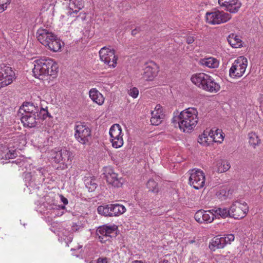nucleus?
Returning <instances> with one entry per match:
<instances>
[{
  "label": "nucleus",
  "mask_w": 263,
  "mask_h": 263,
  "mask_svg": "<svg viewBox=\"0 0 263 263\" xmlns=\"http://www.w3.org/2000/svg\"><path fill=\"white\" fill-rule=\"evenodd\" d=\"M19 113L21 114V122L25 127L32 128L35 127L40 121L42 115L43 118L45 119L48 115L47 110L42 108L39 113L37 107L33 103L26 102L24 103L19 109Z\"/></svg>",
  "instance_id": "1"
},
{
  "label": "nucleus",
  "mask_w": 263,
  "mask_h": 263,
  "mask_svg": "<svg viewBox=\"0 0 263 263\" xmlns=\"http://www.w3.org/2000/svg\"><path fill=\"white\" fill-rule=\"evenodd\" d=\"M198 122V112L196 108L189 107L181 111L178 116H174L172 122L178 125L183 132L190 133L194 129Z\"/></svg>",
  "instance_id": "2"
},
{
  "label": "nucleus",
  "mask_w": 263,
  "mask_h": 263,
  "mask_svg": "<svg viewBox=\"0 0 263 263\" xmlns=\"http://www.w3.org/2000/svg\"><path fill=\"white\" fill-rule=\"evenodd\" d=\"M32 72L34 77L44 80L48 76L55 77L58 72L57 64L51 59H36L33 61Z\"/></svg>",
  "instance_id": "3"
},
{
  "label": "nucleus",
  "mask_w": 263,
  "mask_h": 263,
  "mask_svg": "<svg viewBox=\"0 0 263 263\" xmlns=\"http://www.w3.org/2000/svg\"><path fill=\"white\" fill-rule=\"evenodd\" d=\"M65 209V205H58L53 197L47 196L45 197V201L38 208V211L47 217L53 218L63 215Z\"/></svg>",
  "instance_id": "4"
},
{
  "label": "nucleus",
  "mask_w": 263,
  "mask_h": 263,
  "mask_svg": "<svg viewBox=\"0 0 263 263\" xmlns=\"http://www.w3.org/2000/svg\"><path fill=\"white\" fill-rule=\"evenodd\" d=\"M74 130V136L78 142L83 145L90 144L92 139L91 130L84 122H76Z\"/></svg>",
  "instance_id": "5"
},
{
  "label": "nucleus",
  "mask_w": 263,
  "mask_h": 263,
  "mask_svg": "<svg viewBox=\"0 0 263 263\" xmlns=\"http://www.w3.org/2000/svg\"><path fill=\"white\" fill-rule=\"evenodd\" d=\"M248 66V60L240 56L234 60L229 69V76L233 79L241 77L245 73Z\"/></svg>",
  "instance_id": "6"
},
{
  "label": "nucleus",
  "mask_w": 263,
  "mask_h": 263,
  "mask_svg": "<svg viewBox=\"0 0 263 263\" xmlns=\"http://www.w3.org/2000/svg\"><path fill=\"white\" fill-rule=\"evenodd\" d=\"M51 156L54 158L55 162L60 163V167L62 170L66 169L71 163L73 156L72 153L66 148H62L60 150H54L51 152Z\"/></svg>",
  "instance_id": "7"
},
{
  "label": "nucleus",
  "mask_w": 263,
  "mask_h": 263,
  "mask_svg": "<svg viewBox=\"0 0 263 263\" xmlns=\"http://www.w3.org/2000/svg\"><path fill=\"white\" fill-rule=\"evenodd\" d=\"M14 71L11 67L0 64V89L11 84L15 79Z\"/></svg>",
  "instance_id": "8"
},
{
  "label": "nucleus",
  "mask_w": 263,
  "mask_h": 263,
  "mask_svg": "<svg viewBox=\"0 0 263 263\" xmlns=\"http://www.w3.org/2000/svg\"><path fill=\"white\" fill-rule=\"evenodd\" d=\"M206 22L211 25H218L224 23L229 21L231 16L230 14L223 11H214L211 12H206Z\"/></svg>",
  "instance_id": "9"
},
{
  "label": "nucleus",
  "mask_w": 263,
  "mask_h": 263,
  "mask_svg": "<svg viewBox=\"0 0 263 263\" xmlns=\"http://www.w3.org/2000/svg\"><path fill=\"white\" fill-rule=\"evenodd\" d=\"M235 238L233 234L224 235L223 236H216L210 241L209 248L212 251L223 249L227 245L230 244Z\"/></svg>",
  "instance_id": "10"
},
{
  "label": "nucleus",
  "mask_w": 263,
  "mask_h": 263,
  "mask_svg": "<svg viewBox=\"0 0 263 263\" xmlns=\"http://www.w3.org/2000/svg\"><path fill=\"white\" fill-rule=\"evenodd\" d=\"M103 174L106 181L114 187H120L125 182L124 179L119 177L110 166H105L103 168Z\"/></svg>",
  "instance_id": "11"
},
{
  "label": "nucleus",
  "mask_w": 263,
  "mask_h": 263,
  "mask_svg": "<svg viewBox=\"0 0 263 263\" xmlns=\"http://www.w3.org/2000/svg\"><path fill=\"white\" fill-rule=\"evenodd\" d=\"M248 211L249 208L246 202L236 201L230 208V217L237 219L242 218L247 215Z\"/></svg>",
  "instance_id": "12"
},
{
  "label": "nucleus",
  "mask_w": 263,
  "mask_h": 263,
  "mask_svg": "<svg viewBox=\"0 0 263 263\" xmlns=\"http://www.w3.org/2000/svg\"><path fill=\"white\" fill-rule=\"evenodd\" d=\"M99 55L100 60L109 67L114 68L116 66L117 57L113 49L104 47L100 49Z\"/></svg>",
  "instance_id": "13"
},
{
  "label": "nucleus",
  "mask_w": 263,
  "mask_h": 263,
  "mask_svg": "<svg viewBox=\"0 0 263 263\" xmlns=\"http://www.w3.org/2000/svg\"><path fill=\"white\" fill-rule=\"evenodd\" d=\"M189 184L195 189L202 188L205 184V175L200 170H192L190 172Z\"/></svg>",
  "instance_id": "14"
},
{
  "label": "nucleus",
  "mask_w": 263,
  "mask_h": 263,
  "mask_svg": "<svg viewBox=\"0 0 263 263\" xmlns=\"http://www.w3.org/2000/svg\"><path fill=\"white\" fill-rule=\"evenodd\" d=\"M110 141L115 148L121 147L123 145L122 128L119 124L112 125L109 130Z\"/></svg>",
  "instance_id": "15"
},
{
  "label": "nucleus",
  "mask_w": 263,
  "mask_h": 263,
  "mask_svg": "<svg viewBox=\"0 0 263 263\" xmlns=\"http://www.w3.org/2000/svg\"><path fill=\"white\" fill-rule=\"evenodd\" d=\"M143 70L142 76L143 80L152 81L157 76L159 67L156 63L151 61L145 64Z\"/></svg>",
  "instance_id": "16"
},
{
  "label": "nucleus",
  "mask_w": 263,
  "mask_h": 263,
  "mask_svg": "<svg viewBox=\"0 0 263 263\" xmlns=\"http://www.w3.org/2000/svg\"><path fill=\"white\" fill-rule=\"evenodd\" d=\"M116 225L112 226L104 225L99 227L97 230L96 233L99 237L100 241L104 243L108 241L111 238V234L113 233L116 230Z\"/></svg>",
  "instance_id": "17"
},
{
  "label": "nucleus",
  "mask_w": 263,
  "mask_h": 263,
  "mask_svg": "<svg viewBox=\"0 0 263 263\" xmlns=\"http://www.w3.org/2000/svg\"><path fill=\"white\" fill-rule=\"evenodd\" d=\"M194 218L200 223H210L214 220L215 215L212 209L207 211L199 210L195 213Z\"/></svg>",
  "instance_id": "18"
},
{
  "label": "nucleus",
  "mask_w": 263,
  "mask_h": 263,
  "mask_svg": "<svg viewBox=\"0 0 263 263\" xmlns=\"http://www.w3.org/2000/svg\"><path fill=\"white\" fill-rule=\"evenodd\" d=\"M218 4L224 10L231 13H237L241 6L239 0H218Z\"/></svg>",
  "instance_id": "19"
},
{
  "label": "nucleus",
  "mask_w": 263,
  "mask_h": 263,
  "mask_svg": "<svg viewBox=\"0 0 263 263\" xmlns=\"http://www.w3.org/2000/svg\"><path fill=\"white\" fill-rule=\"evenodd\" d=\"M54 34L50 32L46 29L40 28L36 33V36L37 40L42 45L47 46L49 45L51 40H54Z\"/></svg>",
  "instance_id": "20"
},
{
  "label": "nucleus",
  "mask_w": 263,
  "mask_h": 263,
  "mask_svg": "<svg viewBox=\"0 0 263 263\" xmlns=\"http://www.w3.org/2000/svg\"><path fill=\"white\" fill-rule=\"evenodd\" d=\"M64 4L68 10L67 14L71 15L77 14L84 7V2L83 0H65Z\"/></svg>",
  "instance_id": "21"
},
{
  "label": "nucleus",
  "mask_w": 263,
  "mask_h": 263,
  "mask_svg": "<svg viewBox=\"0 0 263 263\" xmlns=\"http://www.w3.org/2000/svg\"><path fill=\"white\" fill-rule=\"evenodd\" d=\"M152 118L151 122L153 125H158L162 121L164 115L163 113L162 106L158 104L156 106L155 109L152 111Z\"/></svg>",
  "instance_id": "22"
},
{
  "label": "nucleus",
  "mask_w": 263,
  "mask_h": 263,
  "mask_svg": "<svg viewBox=\"0 0 263 263\" xmlns=\"http://www.w3.org/2000/svg\"><path fill=\"white\" fill-rule=\"evenodd\" d=\"M220 89V86L210 75L208 76L202 89L212 93H216Z\"/></svg>",
  "instance_id": "23"
},
{
  "label": "nucleus",
  "mask_w": 263,
  "mask_h": 263,
  "mask_svg": "<svg viewBox=\"0 0 263 263\" xmlns=\"http://www.w3.org/2000/svg\"><path fill=\"white\" fill-rule=\"evenodd\" d=\"M89 97L93 103H96L98 105L103 104L105 98L103 95L96 88H93L90 89L89 91Z\"/></svg>",
  "instance_id": "24"
},
{
  "label": "nucleus",
  "mask_w": 263,
  "mask_h": 263,
  "mask_svg": "<svg viewBox=\"0 0 263 263\" xmlns=\"http://www.w3.org/2000/svg\"><path fill=\"white\" fill-rule=\"evenodd\" d=\"M208 76L205 73H197L191 77V80L197 86L202 89Z\"/></svg>",
  "instance_id": "25"
},
{
  "label": "nucleus",
  "mask_w": 263,
  "mask_h": 263,
  "mask_svg": "<svg viewBox=\"0 0 263 263\" xmlns=\"http://www.w3.org/2000/svg\"><path fill=\"white\" fill-rule=\"evenodd\" d=\"M199 63L203 66L214 69L219 66V61L215 58L209 57L201 59Z\"/></svg>",
  "instance_id": "26"
},
{
  "label": "nucleus",
  "mask_w": 263,
  "mask_h": 263,
  "mask_svg": "<svg viewBox=\"0 0 263 263\" xmlns=\"http://www.w3.org/2000/svg\"><path fill=\"white\" fill-rule=\"evenodd\" d=\"M223 134L221 129L214 130L212 129L209 131V135H210V140H212V142L221 143L224 139Z\"/></svg>",
  "instance_id": "27"
},
{
  "label": "nucleus",
  "mask_w": 263,
  "mask_h": 263,
  "mask_svg": "<svg viewBox=\"0 0 263 263\" xmlns=\"http://www.w3.org/2000/svg\"><path fill=\"white\" fill-rule=\"evenodd\" d=\"M110 217L118 216L126 212L125 207L119 204H110Z\"/></svg>",
  "instance_id": "28"
},
{
  "label": "nucleus",
  "mask_w": 263,
  "mask_h": 263,
  "mask_svg": "<svg viewBox=\"0 0 263 263\" xmlns=\"http://www.w3.org/2000/svg\"><path fill=\"white\" fill-rule=\"evenodd\" d=\"M228 41L233 48H239L242 46V42L240 36L234 33H232L229 35Z\"/></svg>",
  "instance_id": "29"
},
{
  "label": "nucleus",
  "mask_w": 263,
  "mask_h": 263,
  "mask_svg": "<svg viewBox=\"0 0 263 263\" xmlns=\"http://www.w3.org/2000/svg\"><path fill=\"white\" fill-rule=\"evenodd\" d=\"M212 211L215 215V218H224L228 217H230V208L222 207V208H215L212 209Z\"/></svg>",
  "instance_id": "30"
},
{
  "label": "nucleus",
  "mask_w": 263,
  "mask_h": 263,
  "mask_svg": "<svg viewBox=\"0 0 263 263\" xmlns=\"http://www.w3.org/2000/svg\"><path fill=\"white\" fill-rule=\"evenodd\" d=\"M62 44L63 43L54 35V40H51L46 47L53 52H58L61 49Z\"/></svg>",
  "instance_id": "31"
},
{
  "label": "nucleus",
  "mask_w": 263,
  "mask_h": 263,
  "mask_svg": "<svg viewBox=\"0 0 263 263\" xmlns=\"http://www.w3.org/2000/svg\"><path fill=\"white\" fill-rule=\"evenodd\" d=\"M216 166L217 171L218 173L224 172L228 171L230 167L229 163L227 161L223 160H217L216 162Z\"/></svg>",
  "instance_id": "32"
},
{
  "label": "nucleus",
  "mask_w": 263,
  "mask_h": 263,
  "mask_svg": "<svg viewBox=\"0 0 263 263\" xmlns=\"http://www.w3.org/2000/svg\"><path fill=\"white\" fill-rule=\"evenodd\" d=\"M209 132L204 131L203 133L199 136L198 142L201 145L206 146L209 145L212 140H210Z\"/></svg>",
  "instance_id": "33"
},
{
  "label": "nucleus",
  "mask_w": 263,
  "mask_h": 263,
  "mask_svg": "<svg viewBox=\"0 0 263 263\" xmlns=\"http://www.w3.org/2000/svg\"><path fill=\"white\" fill-rule=\"evenodd\" d=\"M85 184L89 192L94 191L97 187L96 179L92 177L86 178L85 180Z\"/></svg>",
  "instance_id": "34"
},
{
  "label": "nucleus",
  "mask_w": 263,
  "mask_h": 263,
  "mask_svg": "<svg viewBox=\"0 0 263 263\" xmlns=\"http://www.w3.org/2000/svg\"><path fill=\"white\" fill-rule=\"evenodd\" d=\"M249 143L254 147L260 143V140L255 133L251 132L248 134Z\"/></svg>",
  "instance_id": "35"
},
{
  "label": "nucleus",
  "mask_w": 263,
  "mask_h": 263,
  "mask_svg": "<svg viewBox=\"0 0 263 263\" xmlns=\"http://www.w3.org/2000/svg\"><path fill=\"white\" fill-rule=\"evenodd\" d=\"M97 211L98 213L101 215L110 217L109 204L100 205L98 207Z\"/></svg>",
  "instance_id": "36"
},
{
  "label": "nucleus",
  "mask_w": 263,
  "mask_h": 263,
  "mask_svg": "<svg viewBox=\"0 0 263 263\" xmlns=\"http://www.w3.org/2000/svg\"><path fill=\"white\" fill-rule=\"evenodd\" d=\"M24 179L26 182V184L28 187H31L32 188H35L37 187V184L34 182V180H32V175L31 173H26L24 174Z\"/></svg>",
  "instance_id": "37"
},
{
  "label": "nucleus",
  "mask_w": 263,
  "mask_h": 263,
  "mask_svg": "<svg viewBox=\"0 0 263 263\" xmlns=\"http://www.w3.org/2000/svg\"><path fill=\"white\" fill-rule=\"evenodd\" d=\"M229 195L230 191L225 188H222L217 192L216 197L220 200H224L229 197Z\"/></svg>",
  "instance_id": "38"
},
{
  "label": "nucleus",
  "mask_w": 263,
  "mask_h": 263,
  "mask_svg": "<svg viewBox=\"0 0 263 263\" xmlns=\"http://www.w3.org/2000/svg\"><path fill=\"white\" fill-rule=\"evenodd\" d=\"M147 187L149 189V191L157 193L159 191L157 183L152 179H149L147 183Z\"/></svg>",
  "instance_id": "39"
},
{
  "label": "nucleus",
  "mask_w": 263,
  "mask_h": 263,
  "mask_svg": "<svg viewBox=\"0 0 263 263\" xmlns=\"http://www.w3.org/2000/svg\"><path fill=\"white\" fill-rule=\"evenodd\" d=\"M16 153L15 151H10L5 154L4 155L3 154L0 155V159H13L15 157Z\"/></svg>",
  "instance_id": "40"
},
{
  "label": "nucleus",
  "mask_w": 263,
  "mask_h": 263,
  "mask_svg": "<svg viewBox=\"0 0 263 263\" xmlns=\"http://www.w3.org/2000/svg\"><path fill=\"white\" fill-rule=\"evenodd\" d=\"M84 228L83 224L81 221L73 222L71 225V231L73 232L81 231Z\"/></svg>",
  "instance_id": "41"
},
{
  "label": "nucleus",
  "mask_w": 263,
  "mask_h": 263,
  "mask_svg": "<svg viewBox=\"0 0 263 263\" xmlns=\"http://www.w3.org/2000/svg\"><path fill=\"white\" fill-rule=\"evenodd\" d=\"M11 0H0V12L4 11L10 3Z\"/></svg>",
  "instance_id": "42"
},
{
  "label": "nucleus",
  "mask_w": 263,
  "mask_h": 263,
  "mask_svg": "<svg viewBox=\"0 0 263 263\" xmlns=\"http://www.w3.org/2000/svg\"><path fill=\"white\" fill-rule=\"evenodd\" d=\"M128 93L133 98H136L139 95V90L137 88L134 87L129 90Z\"/></svg>",
  "instance_id": "43"
},
{
  "label": "nucleus",
  "mask_w": 263,
  "mask_h": 263,
  "mask_svg": "<svg viewBox=\"0 0 263 263\" xmlns=\"http://www.w3.org/2000/svg\"><path fill=\"white\" fill-rule=\"evenodd\" d=\"M195 40L194 37L189 36L186 38V43L189 44H191L194 42Z\"/></svg>",
  "instance_id": "44"
},
{
  "label": "nucleus",
  "mask_w": 263,
  "mask_h": 263,
  "mask_svg": "<svg viewBox=\"0 0 263 263\" xmlns=\"http://www.w3.org/2000/svg\"><path fill=\"white\" fill-rule=\"evenodd\" d=\"M107 258H99L97 260V263H107Z\"/></svg>",
  "instance_id": "45"
},
{
  "label": "nucleus",
  "mask_w": 263,
  "mask_h": 263,
  "mask_svg": "<svg viewBox=\"0 0 263 263\" xmlns=\"http://www.w3.org/2000/svg\"><path fill=\"white\" fill-rule=\"evenodd\" d=\"M61 200L65 205L68 204V200L62 195L61 196Z\"/></svg>",
  "instance_id": "46"
},
{
  "label": "nucleus",
  "mask_w": 263,
  "mask_h": 263,
  "mask_svg": "<svg viewBox=\"0 0 263 263\" xmlns=\"http://www.w3.org/2000/svg\"><path fill=\"white\" fill-rule=\"evenodd\" d=\"M16 162L17 164H18L20 166H22L24 165L25 161L24 160L18 161V160H16Z\"/></svg>",
  "instance_id": "47"
},
{
  "label": "nucleus",
  "mask_w": 263,
  "mask_h": 263,
  "mask_svg": "<svg viewBox=\"0 0 263 263\" xmlns=\"http://www.w3.org/2000/svg\"><path fill=\"white\" fill-rule=\"evenodd\" d=\"M137 29H135V30H132V34L133 35H135V34L137 33Z\"/></svg>",
  "instance_id": "48"
},
{
  "label": "nucleus",
  "mask_w": 263,
  "mask_h": 263,
  "mask_svg": "<svg viewBox=\"0 0 263 263\" xmlns=\"http://www.w3.org/2000/svg\"><path fill=\"white\" fill-rule=\"evenodd\" d=\"M133 263H143V262L141 260H135L133 262Z\"/></svg>",
  "instance_id": "49"
},
{
  "label": "nucleus",
  "mask_w": 263,
  "mask_h": 263,
  "mask_svg": "<svg viewBox=\"0 0 263 263\" xmlns=\"http://www.w3.org/2000/svg\"><path fill=\"white\" fill-rule=\"evenodd\" d=\"M160 263H170L169 261L167 260H163Z\"/></svg>",
  "instance_id": "50"
},
{
  "label": "nucleus",
  "mask_w": 263,
  "mask_h": 263,
  "mask_svg": "<svg viewBox=\"0 0 263 263\" xmlns=\"http://www.w3.org/2000/svg\"><path fill=\"white\" fill-rule=\"evenodd\" d=\"M194 242H195V240H190L189 242L190 243H194Z\"/></svg>",
  "instance_id": "51"
},
{
  "label": "nucleus",
  "mask_w": 263,
  "mask_h": 263,
  "mask_svg": "<svg viewBox=\"0 0 263 263\" xmlns=\"http://www.w3.org/2000/svg\"><path fill=\"white\" fill-rule=\"evenodd\" d=\"M2 119V118L1 117V114H0V122L1 121Z\"/></svg>",
  "instance_id": "52"
},
{
  "label": "nucleus",
  "mask_w": 263,
  "mask_h": 263,
  "mask_svg": "<svg viewBox=\"0 0 263 263\" xmlns=\"http://www.w3.org/2000/svg\"><path fill=\"white\" fill-rule=\"evenodd\" d=\"M41 169L40 170H39V173H42V172H41Z\"/></svg>",
  "instance_id": "53"
}]
</instances>
